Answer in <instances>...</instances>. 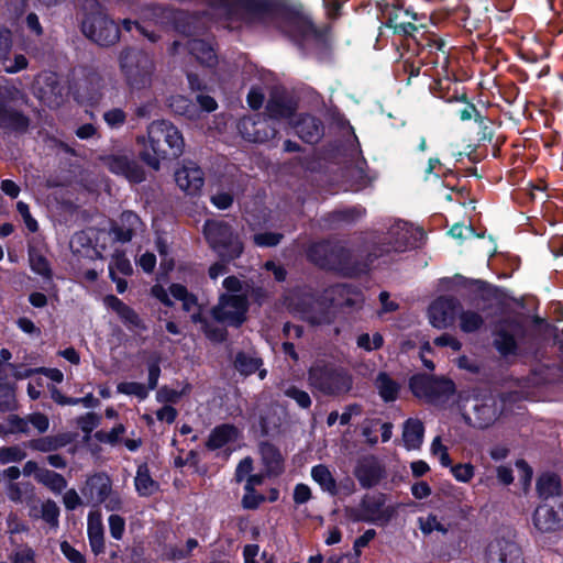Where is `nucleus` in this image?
Returning a JSON list of instances; mask_svg holds the SVG:
<instances>
[{"instance_id": "nucleus-1", "label": "nucleus", "mask_w": 563, "mask_h": 563, "mask_svg": "<svg viewBox=\"0 0 563 563\" xmlns=\"http://www.w3.org/2000/svg\"><path fill=\"white\" fill-rule=\"evenodd\" d=\"M142 146L141 158L154 169L159 168L162 159L178 158L185 148L181 132L167 120L153 121L147 128L146 136H139Z\"/></svg>"}, {"instance_id": "nucleus-2", "label": "nucleus", "mask_w": 563, "mask_h": 563, "mask_svg": "<svg viewBox=\"0 0 563 563\" xmlns=\"http://www.w3.org/2000/svg\"><path fill=\"white\" fill-rule=\"evenodd\" d=\"M308 382L314 391L325 396L345 395L353 385L346 371L323 362H317L310 367Z\"/></svg>"}, {"instance_id": "nucleus-3", "label": "nucleus", "mask_w": 563, "mask_h": 563, "mask_svg": "<svg viewBox=\"0 0 563 563\" xmlns=\"http://www.w3.org/2000/svg\"><path fill=\"white\" fill-rule=\"evenodd\" d=\"M203 234L210 247L225 261L238 258L243 253V244L240 238L223 221H206Z\"/></svg>"}, {"instance_id": "nucleus-4", "label": "nucleus", "mask_w": 563, "mask_h": 563, "mask_svg": "<svg viewBox=\"0 0 563 563\" xmlns=\"http://www.w3.org/2000/svg\"><path fill=\"white\" fill-rule=\"evenodd\" d=\"M120 64L132 88L140 89L150 84L153 63L146 54L128 49L121 54Z\"/></svg>"}, {"instance_id": "nucleus-5", "label": "nucleus", "mask_w": 563, "mask_h": 563, "mask_svg": "<svg viewBox=\"0 0 563 563\" xmlns=\"http://www.w3.org/2000/svg\"><path fill=\"white\" fill-rule=\"evenodd\" d=\"M247 309L246 295H222L212 309V316L221 323L239 327L245 321Z\"/></svg>"}, {"instance_id": "nucleus-6", "label": "nucleus", "mask_w": 563, "mask_h": 563, "mask_svg": "<svg viewBox=\"0 0 563 563\" xmlns=\"http://www.w3.org/2000/svg\"><path fill=\"white\" fill-rule=\"evenodd\" d=\"M384 504L383 495H365L358 506L346 509V515L353 521L386 522L390 519L393 511L384 509Z\"/></svg>"}, {"instance_id": "nucleus-7", "label": "nucleus", "mask_w": 563, "mask_h": 563, "mask_svg": "<svg viewBox=\"0 0 563 563\" xmlns=\"http://www.w3.org/2000/svg\"><path fill=\"white\" fill-rule=\"evenodd\" d=\"M84 34L101 46L114 44L119 38V29L106 15L95 14L82 21Z\"/></svg>"}, {"instance_id": "nucleus-8", "label": "nucleus", "mask_w": 563, "mask_h": 563, "mask_svg": "<svg viewBox=\"0 0 563 563\" xmlns=\"http://www.w3.org/2000/svg\"><path fill=\"white\" fill-rule=\"evenodd\" d=\"M533 528L538 533H555L563 529V503L539 505L532 515Z\"/></svg>"}, {"instance_id": "nucleus-9", "label": "nucleus", "mask_w": 563, "mask_h": 563, "mask_svg": "<svg viewBox=\"0 0 563 563\" xmlns=\"http://www.w3.org/2000/svg\"><path fill=\"white\" fill-rule=\"evenodd\" d=\"M487 563H525L520 547L510 539L495 538L487 547Z\"/></svg>"}, {"instance_id": "nucleus-10", "label": "nucleus", "mask_w": 563, "mask_h": 563, "mask_svg": "<svg viewBox=\"0 0 563 563\" xmlns=\"http://www.w3.org/2000/svg\"><path fill=\"white\" fill-rule=\"evenodd\" d=\"M422 235L423 232L419 228H413L405 221H396L388 231L391 246L387 251L404 252L408 247L415 246Z\"/></svg>"}, {"instance_id": "nucleus-11", "label": "nucleus", "mask_w": 563, "mask_h": 563, "mask_svg": "<svg viewBox=\"0 0 563 563\" xmlns=\"http://www.w3.org/2000/svg\"><path fill=\"white\" fill-rule=\"evenodd\" d=\"M353 473L363 488H371L380 482L385 470L376 456L365 455L357 460Z\"/></svg>"}, {"instance_id": "nucleus-12", "label": "nucleus", "mask_w": 563, "mask_h": 563, "mask_svg": "<svg viewBox=\"0 0 563 563\" xmlns=\"http://www.w3.org/2000/svg\"><path fill=\"white\" fill-rule=\"evenodd\" d=\"M459 301L453 297H440L429 308L431 324L438 329H444L452 324Z\"/></svg>"}, {"instance_id": "nucleus-13", "label": "nucleus", "mask_w": 563, "mask_h": 563, "mask_svg": "<svg viewBox=\"0 0 563 563\" xmlns=\"http://www.w3.org/2000/svg\"><path fill=\"white\" fill-rule=\"evenodd\" d=\"M238 129L242 137L249 142L263 143L276 135V129L265 120L247 117L240 120Z\"/></svg>"}, {"instance_id": "nucleus-14", "label": "nucleus", "mask_w": 563, "mask_h": 563, "mask_svg": "<svg viewBox=\"0 0 563 563\" xmlns=\"http://www.w3.org/2000/svg\"><path fill=\"white\" fill-rule=\"evenodd\" d=\"M144 231V223L140 217L132 211H124L119 221L111 225V233L114 239L120 242H129L137 233Z\"/></svg>"}, {"instance_id": "nucleus-15", "label": "nucleus", "mask_w": 563, "mask_h": 563, "mask_svg": "<svg viewBox=\"0 0 563 563\" xmlns=\"http://www.w3.org/2000/svg\"><path fill=\"white\" fill-rule=\"evenodd\" d=\"M175 180L178 187L189 195L198 194L205 183L203 173L200 167L190 163L176 170Z\"/></svg>"}, {"instance_id": "nucleus-16", "label": "nucleus", "mask_w": 563, "mask_h": 563, "mask_svg": "<svg viewBox=\"0 0 563 563\" xmlns=\"http://www.w3.org/2000/svg\"><path fill=\"white\" fill-rule=\"evenodd\" d=\"M111 489L112 482L108 475L95 474L86 481L81 493L88 501L102 504V501L107 499L109 493H111Z\"/></svg>"}, {"instance_id": "nucleus-17", "label": "nucleus", "mask_w": 563, "mask_h": 563, "mask_svg": "<svg viewBox=\"0 0 563 563\" xmlns=\"http://www.w3.org/2000/svg\"><path fill=\"white\" fill-rule=\"evenodd\" d=\"M216 15L228 21L229 29H236L234 21L245 14L246 8L243 0H209Z\"/></svg>"}, {"instance_id": "nucleus-18", "label": "nucleus", "mask_w": 563, "mask_h": 563, "mask_svg": "<svg viewBox=\"0 0 563 563\" xmlns=\"http://www.w3.org/2000/svg\"><path fill=\"white\" fill-rule=\"evenodd\" d=\"M442 386L444 389L452 388V380L444 378H434L427 375H416L410 379V388L412 393L428 401L433 402V387Z\"/></svg>"}, {"instance_id": "nucleus-19", "label": "nucleus", "mask_w": 563, "mask_h": 563, "mask_svg": "<svg viewBox=\"0 0 563 563\" xmlns=\"http://www.w3.org/2000/svg\"><path fill=\"white\" fill-rule=\"evenodd\" d=\"M104 163L112 173L123 175L132 183H141L144 179L143 169L124 156H109Z\"/></svg>"}, {"instance_id": "nucleus-20", "label": "nucleus", "mask_w": 563, "mask_h": 563, "mask_svg": "<svg viewBox=\"0 0 563 563\" xmlns=\"http://www.w3.org/2000/svg\"><path fill=\"white\" fill-rule=\"evenodd\" d=\"M87 533L89 545L93 554L99 555L104 552V529L102 516L99 510H93L88 514L87 518Z\"/></svg>"}, {"instance_id": "nucleus-21", "label": "nucleus", "mask_w": 563, "mask_h": 563, "mask_svg": "<svg viewBox=\"0 0 563 563\" xmlns=\"http://www.w3.org/2000/svg\"><path fill=\"white\" fill-rule=\"evenodd\" d=\"M240 437L239 429L230 423H223L216 427L207 441V448L210 450L221 449L228 443L234 442Z\"/></svg>"}, {"instance_id": "nucleus-22", "label": "nucleus", "mask_w": 563, "mask_h": 563, "mask_svg": "<svg viewBox=\"0 0 563 563\" xmlns=\"http://www.w3.org/2000/svg\"><path fill=\"white\" fill-rule=\"evenodd\" d=\"M104 305L112 309L128 328L141 327V319L137 313L118 297L113 295L107 296L104 298Z\"/></svg>"}, {"instance_id": "nucleus-23", "label": "nucleus", "mask_w": 563, "mask_h": 563, "mask_svg": "<svg viewBox=\"0 0 563 563\" xmlns=\"http://www.w3.org/2000/svg\"><path fill=\"white\" fill-rule=\"evenodd\" d=\"M295 129L301 140L307 143H314L321 137L323 126L314 117L303 115L296 122Z\"/></svg>"}, {"instance_id": "nucleus-24", "label": "nucleus", "mask_w": 563, "mask_h": 563, "mask_svg": "<svg viewBox=\"0 0 563 563\" xmlns=\"http://www.w3.org/2000/svg\"><path fill=\"white\" fill-rule=\"evenodd\" d=\"M170 295L183 302V309L191 313L194 322H202L199 312V306L195 295L189 294L187 288L180 284H172L169 287Z\"/></svg>"}, {"instance_id": "nucleus-25", "label": "nucleus", "mask_w": 563, "mask_h": 563, "mask_svg": "<svg viewBox=\"0 0 563 563\" xmlns=\"http://www.w3.org/2000/svg\"><path fill=\"white\" fill-rule=\"evenodd\" d=\"M424 435L423 423L419 419L410 418L404 424L402 440L407 450H418Z\"/></svg>"}, {"instance_id": "nucleus-26", "label": "nucleus", "mask_w": 563, "mask_h": 563, "mask_svg": "<svg viewBox=\"0 0 563 563\" xmlns=\"http://www.w3.org/2000/svg\"><path fill=\"white\" fill-rule=\"evenodd\" d=\"M75 97L80 103L97 104L101 99L100 78L93 76L89 82L86 80L80 84L75 92Z\"/></svg>"}, {"instance_id": "nucleus-27", "label": "nucleus", "mask_w": 563, "mask_h": 563, "mask_svg": "<svg viewBox=\"0 0 563 563\" xmlns=\"http://www.w3.org/2000/svg\"><path fill=\"white\" fill-rule=\"evenodd\" d=\"M0 126L12 131L23 132L29 126V119L21 112L0 104Z\"/></svg>"}, {"instance_id": "nucleus-28", "label": "nucleus", "mask_w": 563, "mask_h": 563, "mask_svg": "<svg viewBox=\"0 0 563 563\" xmlns=\"http://www.w3.org/2000/svg\"><path fill=\"white\" fill-rule=\"evenodd\" d=\"M190 54L206 67H213L217 64V55L213 47L201 40H192L188 43Z\"/></svg>"}, {"instance_id": "nucleus-29", "label": "nucleus", "mask_w": 563, "mask_h": 563, "mask_svg": "<svg viewBox=\"0 0 563 563\" xmlns=\"http://www.w3.org/2000/svg\"><path fill=\"white\" fill-rule=\"evenodd\" d=\"M288 33L298 42L305 41L316 35V30L312 22L306 16H291L288 20Z\"/></svg>"}, {"instance_id": "nucleus-30", "label": "nucleus", "mask_w": 563, "mask_h": 563, "mask_svg": "<svg viewBox=\"0 0 563 563\" xmlns=\"http://www.w3.org/2000/svg\"><path fill=\"white\" fill-rule=\"evenodd\" d=\"M311 477L323 492L332 496L336 495V482L328 466L323 464L313 466L311 468Z\"/></svg>"}, {"instance_id": "nucleus-31", "label": "nucleus", "mask_w": 563, "mask_h": 563, "mask_svg": "<svg viewBox=\"0 0 563 563\" xmlns=\"http://www.w3.org/2000/svg\"><path fill=\"white\" fill-rule=\"evenodd\" d=\"M334 255L333 246L329 242H320L311 245L308 257L311 262L321 267H329L332 264Z\"/></svg>"}, {"instance_id": "nucleus-32", "label": "nucleus", "mask_w": 563, "mask_h": 563, "mask_svg": "<svg viewBox=\"0 0 563 563\" xmlns=\"http://www.w3.org/2000/svg\"><path fill=\"white\" fill-rule=\"evenodd\" d=\"M134 485L141 496H151L158 489V485L152 479L146 464L137 467Z\"/></svg>"}, {"instance_id": "nucleus-33", "label": "nucleus", "mask_w": 563, "mask_h": 563, "mask_svg": "<svg viewBox=\"0 0 563 563\" xmlns=\"http://www.w3.org/2000/svg\"><path fill=\"white\" fill-rule=\"evenodd\" d=\"M560 489V478L555 474H543L537 482V490L541 498L548 499L559 495Z\"/></svg>"}, {"instance_id": "nucleus-34", "label": "nucleus", "mask_w": 563, "mask_h": 563, "mask_svg": "<svg viewBox=\"0 0 563 563\" xmlns=\"http://www.w3.org/2000/svg\"><path fill=\"white\" fill-rule=\"evenodd\" d=\"M376 387L379 396L385 401H394L398 397L399 385L386 373H380L376 378Z\"/></svg>"}, {"instance_id": "nucleus-35", "label": "nucleus", "mask_w": 563, "mask_h": 563, "mask_svg": "<svg viewBox=\"0 0 563 563\" xmlns=\"http://www.w3.org/2000/svg\"><path fill=\"white\" fill-rule=\"evenodd\" d=\"M320 302H312L311 309H305L301 311L302 318L311 324L329 323L332 320V313L330 307L321 308Z\"/></svg>"}, {"instance_id": "nucleus-36", "label": "nucleus", "mask_w": 563, "mask_h": 563, "mask_svg": "<svg viewBox=\"0 0 563 563\" xmlns=\"http://www.w3.org/2000/svg\"><path fill=\"white\" fill-rule=\"evenodd\" d=\"M37 482L57 494L62 493L67 487L66 479L60 474L49 470L38 472Z\"/></svg>"}, {"instance_id": "nucleus-37", "label": "nucleus", "mask_w": 563, "mask_h": 563, "mask_svg": "<svg viewBox=\"0 0 563 563\" xmlns=\"http://www.w3.org/2000/svg\"><path fill=\"white\" fill-rule=\"evenodd\" d=\"M170 109L179 115H185L189 119H194L196 117V106L195 103L184 96H174L169 100Z\"/></svg>"}, {"instance_id": "nucleus-38", "label": "nucleus", "mask_w": 563, "mask_h": 563, "mask_svg": "<svg viewBox=\"0 0 563 563\" xmlns=\"http://www.w3.org/2000/svg\"><path fill=\"white\" fill-rule=\"evenodd\" d=\"M262 365V361L257 357L250 356L245 353H239L234 361L235 368L243 375H251Z\"/></svg>"}, {"instance_id": "nucleus-39", "label": "nucleus", "mask_w": 563, "mask_h": 563, "mask_svg": "<svg viewBox=\"0 0 563 563\" xmlns=\"http://www.w3.org/2000/svg\"><path fill=\"white\" fill-rule=\"evenodd\" d=\"M261 454L264 463L272 472H278L282 468V456L279 452L268 443L261 445Z\"/></svg>"}, {"instance_id": "nucleus-40", "label": "nucleus", "mask_w": 563, "mask_h": 563, "mask_svg": "<svg viewBox=\"0 0 563 563\" xmlns=\"http://www.w3.org/2000/svg\"><path fill=\"white\" fill-rule=\"evenodd\" d=\"M133 272L132 265L126 258V256L121 252H115L109 264V274L110 276L117 275L120 273L124 276L131 275Z\"/></svg>"}, {"instance_id": "nucleus-41", "label": "nucleus", "mask_w": 563, "mask_h": 563, "mask_svg": "<svg viewBox=\"0 0 563 563\" xmlns=\"http://www.w3.org/2000/svg\"><path fill=\"white\" fill-rule=\"evenodd\" d=\"M483 318L478 312L475 311H463L460 314V328L464 332H474L483 325Z\"/></svg>"}, {"instance_id": "nucleus-42", "label": "nucleus", "mask_w": 563, "mask_h": 563, "mask_svg": "<svg viewBox=\"0 0 563 563\" xmlns=\"http://www.w3.org/2000/svg\"><path fill=\"white\" fill-rule=\"evenodd\" d=\"M419 529L423 534H430L434 531L445 534L448 528L438 519L434 515H428L427 517H420L418 519Z\"/></svg>"}, {"instance_id": "nucleus-43", "label": "nucleus", "mask_w": 563, "mask_h": 563, "mask_svg": "<svg viewBox=\"0 0 563 563\" xmlns=\"http://www.w3.org/2000/svg\"><path fill=\"white\" fill-rule=\"evenodd\" d=\"M452 476L460 483H468L474 477L475 468L470 463L450 465Z\"/></svg>"}, {"instance_id": "nucleus-44", "label": "nucleus", "mask_w": 563, "mask_h": 563, "mask_svg": "<svg viewBox=\"0 0 563 563\" xmlns=\"http://www.w3.org/2000/svg\"><path fill=\"white\" fill-rule=\"evenodd\" d=\"M59 508L55 501L48 499L42 504V519L51 527H58Z\"/></svg>"}, {"instance_id": "nucleus-45", "label": "nucleus", "mask_w": 563, "mask_h": 563, "mask_svg": "<svg viewBox=\"0 0 563 563\" xmlns=\"http://www.w3.org/2000/svg\"><path fill=\"white\" fill-rule=\"evenodd\" d=\"M494 343L496 349L503 355H508L516 351V341L514 336L506 332H498Z\"/></svg>"}, {"instance_id": "nucleus-46", "label": "nucleus", "mask_w": 563, "mask_h": 563, "mask_svg": "<svg viewBox=\"0 0 563 563\" xmlns=\"http://www.w3.org/2000/svg\"><path fill=\"white\" fill-rule=\"evenodd\" d=\"M267 114L271 119H287L292 115V108L278 101H269L266 107Z\"/></svg>"}, {"instance_id": "nucleus-47", "label": "nucleus", "mask_w": 563, "mask_h": 563, "mask_svg": "<svg viewBox=\"0 0 563 563\" xmlns=\"http://www.w3.org/2000/svg\"><path fill=\"white\" fill-rule=\"evenodd\" d=\"M117 388L121 394L133 395L140 399L146 398L148 394L147 388L143 384L135 382L120 383Z\"/></svg>"}, {"instance_id": "nucleus-48", "label": "nucleus", "mask_w": 563, "mask_h": 563, "mask_svg": "<svg viewBox=\"0 0 563 563\" xmlns=\"http://www.w3.org/2000/svg\"><path fill=\"white\" fill-rule=\"evenodd\" d=\"M241 504L244 509H257L265 500L266 497L256 492V489H244Z\"/></svg>"}, {"instance_id": "nucleus-49", "label": "nucleus", "mask_w": 563, "mask_h": 563, "mask_svg": "<svg viewBox=\"0 0 563 563\" xmlns=\"http://www.w3.org/2000/svg\"><path fill=\"white\" fill-rule=\"evenodd\" d=\"M30 264L31 268L34 273L45 277L49 278L52 275L51 266L47 260L40 255V254H31L30 255Z\"/></svg>"}, {"instance_id": "nucleus-50", "label": "nucleus", "mask_w": 563, "mask_h": 563, "mask_svg": "<svg viewBox=\"0 0 563 563\" xmlns=\"http://www.w3.org/2000/svg\"><path fill=\"white\" fill-rule=\"evenodd\" d=\"M431 453L437 456L440 461V464L444 467H449L451 465V459L448 452V448L442 444L441 438L435 437L431 443Z\"/></svg>"}, {"instance_id": "nucleus-51", "label": "nucleus", "mask_w": 563, "mask_h": 563, "mask_svg": "<svg viewBox=\"0 0 563 563\" xmlns=\"http://www.w3.org/2000/svg\"><path fill=\"white\" fill-rule=\"evenodd\" d=\"M108 523L111 537L121 540L125 531V520L119 515H111Z\"/></svg>"}, {"instance_id": "nucleus-52", "label": "nucleus", "mask_w": 563, "mask_h": 563, "mask_svg": "<svg viewBox=\"0 0 563 563\" xmlns=\"http://www.w3.org/2000/svg\"><path fill=\"white\" fill-rule=\"evenodd\" d=\"M25 456L26 453L18 446L0 449V461L2 463L19 462L22 461Z\"/></svg>"}, {"instance_id": "nucleus-53", "label": "nucleus", "mask_w": 563, "mask_h": 563, "mask_svg": "<svg viewBox=\"0 0 563 563\" xmlns=\"http://www.w3.org/2000/svg\"><path fill=\"white\" fill-rule=\"evenodd\" d=\"M14 406V389L5 384H0V410L7 411Z\"/></svg>"}, {"instance_id": "nucleus-54", "label": "nucleus", "mask_w": 563, "mask_h": 563, "mask_svg": "<svg viewBox=\"0 0 563 563\" xmlns=\"http://www.w3.org/2000/svg\"><path fill=\"white\" fill-rule=\"evenodd\" d=\"M103 119L111 129H117L123 125L126 114L123 110L115 108L104 112Z\"/></svg>"}, {"instance_id": "nucleus-55", "label": "nucleus", "mask_w": 563, "mask_h": 563, "mask_svg": "<svg viewBox=\"0 0 563 563\" xmlns=\"http://www.w3.org/2000/svg\"><path fill=\"white\" fill-rule=\"evenodd\" d=\"M30 446L36 451L49 452L59 448L60 442L55 438L46 437L31 441Z\"/></svg>"}, {"instance_id": "nucleus-56", "label": "nucleus", "mask_w": 563, "mask_h": 563, "mask_svg": "<svg viewBox=\"0 0 563 563\" xmlns=\"http://www.w3.org/2000/svg\"><path fill=\"white\" fill-rule=\"evenodd\" d=\"M16 210L21 214L27 230L30 232H36L38 230V224L37 221L32 217L29 206L23 201H19L16 203Z\"/></svg>"}, {"instance_id": "nucleus-57", "label": "nucleus", "mask_w": 563, "mask_h": 563, "mask_svg": "<svg viewBox=\"0 0 563 563\" xmlns=\"http://www.w3.org/2000/svg\"><path fill=\"white\" fill-rule=\"evenodd\" d=\"M285 395L294 399L301 408H308L311 405L310 396L307 391L297 387H289L285 390Z\"/></svg>"}, {"instance_id": "nucleus-58", "label": "nucleus", "mask_w": 563, "mask_h": 563, "mask_svg": "<svg viewBox=\"0 0 563 563\" xmlns=\"http://www.w3.org/2000/svg\"><path fill=\"white\" fill-rule=\"evenodd\" d=\"M124 432H125V428L123 424L120 423V424L115 426L114 428H112V430L109 432L97 433V438L101 442H106V443L113 445L120 441V439Z\"/></svg>"}, {"instance_id": "nucleus-59", "label": "nucleus", "mask_w": 563, "mask_h": 563, "mask_svg": "<svg viewBox=\"0 0 563 563\" xmlns=\"http://www.w3.org/2000/svg\"><path fill=\"white\" fill-rule=\"evenodd\" d=\"M12 563H35V552L27 545L21 547L11 555Z\"/></svg>"}, {"instance_id": "nucleus-60", "label": "nucleus", "mask_w": 563, "mask_h": 563, "mask_svg": "<svg viewBox=\"0 0 563 563\" xmlns=\"http://www.w3.org/2000/svg\"><path fill=\"white\" fill-rule=\"evenodd\" d=\"M282 235L278 233H258L254 235V243L258 246H275L279 243Z\"/></svg>"}, {"instance_id": "nucleus-61", "label": "nucleus", "mask_w": 563, "mask_h": 563, "mask_svg": "<svg viewBox=\"0 0 563 563\" xmlns=\"http://www.w3.org/2000/svg\"><path fill=\"white\" fill-rule=\"evenodd\" d=\"M60 551L71 563H86L85 556L67 541L60 543Z\"/></svg>"}, {"instance_id": "nucleus-62", "label": "nucleus", "mask_w": 563, "mask_h": 563, "mask_svg": "<svg viewBox=\"0 0 563 563\" xmlns=\"http://www.w3.org/2000/svg\"><path fill=\"white\" fill-rule=\"evenodd\" d=\"M292 497L295 504L302 505L311 499L312 493L308 485L300 483L295 486Z\"/></svg>"}, {"instance_id": "nucleus-63", "label": "nucleus", "mask_w": 563, "mask_h": 563, "mask_svg": "<svg viewBox=\"0 0 563 563\" xmlns=\"http://www.w3.org/2000/svg\"><path fill=\"white\" fill-rule=\"evenodd\" d=\"M27 421L40 432L43 433L48 430L49 420L41 412H35L27 416Z\"/></svg>"}, {"instance_id": "nucleus-64", "label": "nucleus", "mask_w": 563, "mask_h": 563, "mask_svg": "<svg viewBox=\"0 0 563 563\" xmlns=\"http://www.w3.org/2000/svg\"><path fill=\"white\" fill-rule=\"evenodd\" d=\"M253 471V460L251 457L243 459L236 466L235 479L243 482Z\"/></svg>"}]
</instances>
